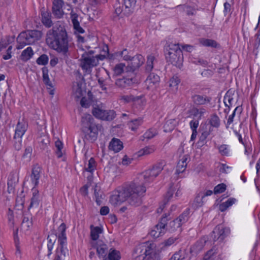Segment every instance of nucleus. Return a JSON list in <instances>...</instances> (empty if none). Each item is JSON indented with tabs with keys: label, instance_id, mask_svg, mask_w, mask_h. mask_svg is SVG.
I'll return each mask as SVG.
<instances>
[{
	"label": "nucleus",
	"instance_id": "f257e3e1",
	"mask_svg": "<svg viewBox=\"0 0 260 260\" xmlns=\"http://www.w3.org/2000/svg\"><path fill=\"white\" fill-rule=\"evenodd\" d=\"M69 42L66 27L60 22H58L47 32L46 42L47 45L67 57L69 55Z\"/></svg>",
	"mask_w": 260,
	"mask_h": 260
},
{
	"label": "nucleus",
	"instance_id": "f03ea898",
	"mask_svg": "<svg viewBox=\"0 0 260 260\" xmlns=\"http://www.w3.org/2000/svg\"><path fill=\"white\" fill-rule=\"evenodd\" d=\"M145 192L146 187L143 185L131 183L118 191V194L111 196L110 201L115 205L126 201L133 206H139L142 203V197Z\"/></svg>",
	"mask_w": 260,
	"mask_h": 260
},
{
	"label": "nucleus",
	"instance_id": "7ed1b4c3",
	"mask_svg": "<svg viewBox=\"0 0 260 260\" xmlns=\"http://www.w3.org/2000/svg\"><path fill=\"white\" fill-rule=\"evenodd\" d=\"M82 132L84 135L83 141L93 143L98 138L99 131L102 125L96 123L94 118L90 114H85L81 120Z\"/></svg>",
	"mask_w": 260,
	"mask_h": 260
},
{
	"label": "nucleus",
	"instance_id": "20e7f679",
	"mask_svg": "<svg viewBox=\"0 0 260 260\" xmlns=\"http://www.w3.org/2000/svg\"><path fill=\"white\" fill-rule=\"evenodd\" d=\"M42 36L41 31L38 30H28L21 32L17 38L18 44L17 48L20 49L25 45H30L39 40Z\"/></svg>",
	"mask_w": 260,
	"mask_h": 260
},
{
	"label": "nucleus",
	"instance_id": "39448f33",
	"mask_svg": "<svg viewBox=\"0 0 260 260\" xmlns=\"http://www.w3.org/2000/svg\"><path fill=\"white\" fill-rule=\"evenodd\" d=\"M163 164L157 163L154 165L151 168L144 171L141 176L144 179V183L152 182L163 170Z\"/></svg>",
	"mask_w": 260,
	"mask_h": 260
},
{
	"label": "nucleus",
	"instance_id": "423d86ee",
	"mask_svg": "<svg viewBox=\"0 0 260 260\" xmlns=\"http://www.w3.org/2000/svg\"><path fill=\"white\" fill-rule=\"evenodd\" d=\"M129 61L130 62L128 63L126 70L127 73H130V74L136 76L135 72L138 71L140 67L144 64L145 58L141 54H137L135 56H132Z\"/></svg>",
	"mask_w": 260,
	"mask_h": 260
},
{
	"label": "nucleus",
	"instance_id": "0eeeda50",
	"mask_svg": "<svg viewBox=\"0 0 260 260\" xmlns=\"http://www.w3.org/2000/svg\"><path fill=\"white\" fill-rule=\"evenodd\" d=\"M230 230L229 228L224 227L222 224L217 225L211 234V238L214 242L218 241L222 242L224 239L230 234Z\"/></svg>",
	"mask_w": 260,
	"mask_h": 260
},
{
	"label": "nucleus",
	"instance_id": "6e6552de",
	"mask_svg": "<svg viewBox=\"0 0 260 260\" xmlns=\"http://www.w3.org/2000/svg\"><path fill=\"white\" fill-rule=\"evenodd\" d=\"M92 113L97 118L107 121L112 120L116 115L114 110H104L99 107L93 108Z\"/></svg>",
	"mask_w": 260,
	"mask_h": 260
},
{
	"label": "nucleus",
	"instance_id": "1a4fd4ad",
	"mask_svg": "<svg viewBox=\"0 0 260 260\" xmlns=\"http://www.w3.org/2000/svg\"><path fill=\"white\" fill-rule=\"evenodd\" d=\"M137 83V79L134 74H129L126 76L118 78L115 81V85L121 88H125Z\"/></svg>",
	"mask_w": 260,
	"mask_h": 260
},
{
	"label": "nucleus",
	"instance_id": "9d476101",
	"mask_svg": "<svg viewBox=\"0 0 260 260\" xmlns=\"http://www.w3.org/2000/svg\"><path fill=\"white\" fill-rule=\"evenodd\" d=\"M166 58L167 62H170L173 66L179 68L182 66L183 55L182 50H178V52L172 53L171 55H166Z\"/></svg>",
	"mask_w": 260,
	"mask_h": 260
},
{
	"label": "nucleus",
	"instance_id": "9b49d317",
	"mask_svg": "<svg viewBox=\"0 0 260 260\" xmlns=\"http://www.w3.org/2000/svg\"><path fill=\"white\" fill-rule=\"evenodd\" d=\"M93 246L96 249V252L100 258H103L104 259L107 257L106 256L108 254L109 250L108 245L103 241H96Z\"/></svg>",
	"mask_w": 260,
	"mask_h": 260
},
{
	"label": "nucleus",
	"instance_id": "f8f14e48",
	"mask_svg": "<svg viewBox=\"0 0 260 260\" xmlns=\"http://www.w3.org/2000/svg\"><path fill=\"white\" fill-rule=\"evenodd\" d=\"M64 5L63 0H53L52 11L54 17L57 19L61 18L64 15L62 7Z\"/></svg>",
	"mask_w": 260,
	"mask_h": 260
},
{
	"label": "nucleus",
	"instance_id": "ddd939ff",
	"mask_svg": "<svg viewBox=\"0 0 260 260\" xmlns=\"http://www.w3.org/2000/svg\"><path fill=\"white\" fill-rule=\"evenodd\" d=\"M66 225L64 223H62L58 228V246H61L62 249L63 247H66L67 244V239L66 234Z\"/></svg>",
	"mask_w": 260,
	"mask_h": 260
},
{
	"label": "nucleus",
	"instance_id": "4468645a",
	"mask_svg": "<svg viewBox=\"0 0 260 260\" xmlns=\"http://www.w3.org/2000/svg\"><path fill=\"white\" fill-rule=\"evenodd\" d=\"M83 58L81 60V67L84 70L88 71L93 67H95L98 64V59L92 57H84V54L82 55Z\"/></svg>",
	"mask_w": 260,
	"mask_h": 260
},
{
	"label": "nucleus",
	"instance_id": "2eb2a0df",
	"mask_svg": "<svg viewBox=\"0 0 260 260\" xmlns=\"http://www.w3.org/2000/svg\"><path fill=\"white\" fill-rule=\"evenodd\" d=\"M41 168L38 165H34L31 169L30 179L34 187L36 188L39 184V180L41 176Z\"/></svg>",
	"mask_w": 260,
	"mask_h": 260
},
{
	"label": "nucleus",
	"instance_id": "dca6fc26",
	"mask_svg": "<svg viewBox=\"0 0 260 260\" xmlns=\"http://www.w3.org/2000/svg\"><path fill=\"white\" fill-rule=\"evenodd\" d=\"M27 128V124L24 121H19L16 125L15 131V134L13 137L14 140L17 138H22Z\"/></svg>",
	"mask_w": 260,
	"mask_h": 260
},
{
	"label": "nucleus",
	"instance_id": "f3484780",
	"mask_svg": "<svg viewBox=\"0 0 260 260\" xmlns=\"http://www.w3.org/2000/svg\"><path fill=\"white\" fill-rule=\"evenodd\" d=\"M71 19L73 23V28L75 30V34H83L85 32L84 29L80 25L78 20L79 15L72 10L71 13Z\"/></svg>",
	"mask_w": 260,
	"mask_h": 260
},
{
	"label": "nucleus",
	"instance_id": "a211bd4d",
	"mask_svg": "<svg viewBox=\"0 0 260 260\" xmlns=\"http://www.w3.org/2000/svg\"><path fill=\"white\" fill-rule=\"evenodd\" d=\"M58 239L57 234L55 230H52L51 233L48 235L47 240V248L48 250V253L47 256H49L52 254V250L53 248V246L55 243L56 239Z\"/></svg>",
	"mask_w": 260,
	"mask_h": 260
},
{
	"label": "nucleus",
	"instance_id": "6ab92c4d",
	"mask_svg": "<svg viewBox=\"0 0 260 260\" xmlns=\"http://www.w3.org/2000/svg\"><path fill=\"white\" fill-rule=\"evenodd\" d=\"M137 0H124V9L123 14L128 16L134 11Z\"/></svg>",
	"mask_w": 260,
	"mask_h": 260
},
{
	"label": "nucleus",
	"instance_id": "aec40b11",
	"mask_svg": "<svg viewBox=\"0 0 260 260\" xmlns=\"http://www.w3.org/2000/svg\"><path fill=\"white\" fill-rule=\"evenodd\" d=\"M211 98L206 95L194 94L192 96V100L194 104L197 105H205L210 103Z\"/></svg>",
	"mask_w": 260,
	"mask_h": 260
},
{
	"label": "nucleus",
	"instance_id": "412c9836",
	"mask_svg": "<svg viewBox=\"0 0 260 260\" xmlns=\"http://www.w3.org/2000/svg\"><path fill=\"white\" fill-rule=\"evenodd\" d=\"M123 147L122 142L119 139L115 138L112 139L109 146V149L114 151L115 152L120 151Z\"/></svg>",
	"mask_w": 260,
	"mask_h": 260
},
{
	"label": "nucleus",
	"instance_id": "4be33fe9",
	"mask_svg": "<svg viewBox=\"0 0 260 260\" xmlns=\"http://www.w3.org/2000/svg\"><path fill=\"white\" fill-rule=\"evenodd\" d=\"M32 197L31 199V202L28 207V210L33 207H38L39 205V193L38 190L36 188H32Z\"/></svg>",
	"mask_w": 260,
	"mask_h": 260
},
{
	"label": "nucleus",
	"instance_id": "5701e85b",
	"mask_svg": "<svg viewBox=\"0 0 260 260\" xmlns=\"http://www.w3.org/2000/svg\"><path fill=\"white\" fill-rule=\"evenodd\" d=\"M42 22L43 25L47 27L50 28L53 25V22L51 20V14L47 11L42 12Z\"/></svg>",
	"mask_w": 260,
	"mask_h": 260
},
{
	"label": "nucleus",
	"instance_id": "b1692460",
	"mask_svg": "<svg viewBox=\"0 0 260 260\" xmlns=\"http://www.w3.org/2000/svg\"><path fill=\"white\" fill-rule=\"evenodd\" d=\"M178 50H181L179 44L170 43L168 45L165 46L164 48V52L165 55H171L172 53H175Z\"/></svg>",
	"mask_w": 260,
	"mask_h": 260
},
{
	"label": "nucleus",
	"instance_id": "393cba45",
	"mask_svg": "<svg viewBox=\"0 0 260 260\" xmlns=\"http://www.w3.org/2000/svg\"><path fill=\"white\" fill-rule=\"evenodd\" d=\"M18 182V179L14 174H11L8 179V191L9 193L13 192L16 183Z\"/></svg>",
	"mask_w": 260,
	"mask_h": 260
},
{
	"label": "nucleus",
	"instance_id": "a878e982",
	"mask_svg": "<svg viewBox=\"0 0 260 260\" xmlns=\"http://www.w3.org/2000/svg\"><path fill=\"white\" fill-rule=\"evenodd\" d=\"M43 73V81L45 85L47 87V88H53L52 83L50 80L49 77V70L46 67H44L42 69Z\"/></svg>",
	"mask_w": 260,
	"mask_h": 260
},
{
	"label": "nucleus",
	"instance_id": "bb28decb",
	"mask_svg": "<svg viewBox=\"0 0 260 260\" xmlns=\"http://www.w3.org/2000/svg\"><path fill=\"white\" fill-rule=\"evenodd\" d=\"M159 81V76L154 73H151L148 76L146 82L149 86L151 87L152 85L156 86L158 84Z\"/></svg>",
	"mask_w": 260,
	"mask_h": 260
},
{
	"label": "nucleus",
	"instance_id": "cd10ccee",
	"mask_svg": "<svg viewBox=\"0 0 260 260\" xmlns=\"http://www.w3.org/2000/svg\"><path fill=\"white\" fill-rule=\"evenodd\" d=\"M121 258V254L118 250L114 248H110L109 249L108 256L104 258L106 260H119Z\"/></svg>",
	"mask_w": 260,
	"mask_h": 260
},
{
	"label": "nucleus",
	"instance_id": "c85d7f7f",
	"mask_svg": "<svg viewBox=\"0 0 260 260\" xmlns=\"http://www.w3.org/2000/svg\"><path fill=\"white\" fill-rule=\"evenodd\" d=\"M34 54L31 47H28L22 52L20 58L23 61H27L32 57Z\"/></svg>",
	"mask_w": 260,
	"mask_h": 260
},
{
	"label": "nucleus",
	"instance_id": "c756f323",
	"mask_svg": "<svg viewBox=\"0 0 260 260\" xmlns=\"http://www.w3.org/2000/svg\"><path fill=\"white\" fill-rule=\"evenodd\" d=\"M200 43L206 47H210L214 48L219 47V44L216 41L212 39L202 38L200 39Z\"/></svg>",
	"mask_w": 260,
	"mask_h": 260
},
{
	"label": "nucleus",
	"instance_id": "7c9ffc66",
	"mask_svg": "<svg viewBox=\"0 0 260 260\" xmlns=\"http://www.w3.org/2000/svg\"><path fill=\"white\" fill-rule=\"evenodd\" d=\"M126 66L123 63H119L115 65L113 68L114 74L115 75L118 76L122 73H126L127 74L130 73H127L126 70Z\"/></svg>",
	"mask_w": 260,
	"mask_h": 260
},
{
	"label": "nucleus",
	"instance_id": "2f4dec72",
	"mask_svg": "<svg viewBox=\"0 0 260 260\" xmlns=\"http://www.w3.org/2000/svg\"><path fill=\"white\" fill-rule=\"evenodd\" d=\"M206 242L207 240L205 238H203L198 240L192 247V251H194L196 253L199 252L203 249L206 244Z\"/></svg>",
	"mask_w": 260,
	"mask_h": 260
},
{
	"label": "nucleus",
	"instance_id": "473e14b6",
	"mask_svg": "<svg viewBox=\"0 0 260 260\" xmlns=\"http://www.w3.org/2000/svg\"><path fill=\"white\" fill-rule=\"evenodd\" d=\"M155 61H156V58L153 55L151 54L147 56L145 66L146 72L149 73L153 70Z\"/></svg>",
	"mask_w": 260,
	"mask_h": 260
},
{
	"label": "nucleus",
	"instance_id": "72a5a7b5",
	"mask_svg": "<svg viewBox=\"0 0 260 260\" xmlns=\"http://www.w3.org/2000/svg\"><path fill=\"white\" fill-rule=\"evenodd\" d=\"M139 250L144 251V254L145 255V256L150 255L151 254L152 251L151 244H148L146 243H143L137 247V251H138Z\"/></svg>",
	"mask_w": 260,
	"mask_h": 260
},
{
	"label": "nucleus",
	"instance_id": "f704fd0d",
	"mask_svg": "<svg viewBox=\"0 0 260 260\" xmlns=\"http://www.w3.org/2000/svg\"><path fill=\"white\" fill-rule=\"evenodd\" d=\"M213 129L211 126H208V124H205L202 127V132L201 136L200 137V140L201 141H204L210 135L212 132Z\"/></svg>",
	"mask_w": 260,
	"mask_h": 260
},
{
	"label": "nucleus",
	"instance_id": "c9c22d12",
	"mask_svg": "<svg viewBox=\"0 0 260 260\" xmlns=\"http://www.w3.org/2000/svg\"><path fill=\"white\" fill-rule=\"evenodd\" d=\"M38 142L42 149H45L50 143L49 138L47 135H43L38 138Z\"/></svg>",
	"mask_w": 260,
	"mask_h": 260
},
{
	"label": "nucleus",
	"instance_id": "e433bc0d",
	"mask_svg": "<svg viewBox=\"0 0 260 260\" xmlns=\"http://www.w3.org/2000/svg\"><path fill=\"white\" fill-rule=\"evenodd\" d=\"M181 226V223L175 219L168 223L166 230H168L170 232H173L176 231L178 229H180Z\"/></svg>",
	"mask_w": 260,
	"mask_h": 260
},
{
	"label": "nucleus",
	"instance_id": "4c0bfd02",
	"mask_svg": "<svg viewBox=\"0 0 260 260\" xmlns=\"http://www.w3.org/2000/svg\"><path fill=\"white\" fill-rule=\"evenodd\" d=\"M209 122L210 125H208V126H211V127L218 128L220 125V118L216 114H212L210 116Z\"/></svg>",
	"mask_w": 260,
	"mask_h": 260
},
{
	"label": "nucleus",
	"instance_id": "58836bf2",
	"mask_svg": "<svg viewBox=\"0 0 260 260\" xmlns=\"http://www.w3.org/2000/svg\"><path fill=\"white\" fill-rule=\"evenodd\" d=\"M236 199L231 198L226 202L222 203L219 206V210L221 212L225 211L229 207L232 206L236 202Z\"/></svg>",
	"mask_w": 260,
	"mask_h": 260
},
{
	"label": "nucleus",
	"instance_id": "ea45409f",
	"mask_svg": "<svg viewBox=\"0 0 260 260\" xmlns=\"http://www.w3.org/2000/svg\"><path fill=\"white\" fill-rule=\"evenodd\" d=\"M91 232L90 236L92 240L96 241L99 237V234H101L103 232L102 228L99 226L93 227V225L90 226Z\"/></svg>",
	"mask_w": 260,
	"mask_h": 260
},
{
	"label": "nucleus",
	"instance_id": "a19ab883",
	"mask_svg": "<svg viewBox=\"0 0 260 260\" xmlns=\"http://www.w3.org/2000/svg\"><path fill=\"white\" fill-rule=\"evenodd\" d=\"M143 120L141 118L132 120L128 123L129 128L133 131H136L139 126L142 124Z\"/></svg>",
	"mask_w": 260,
	"mask_h": 260
},
{
	"label": "nucleus",
	"instance_id": "79ce46f5",
	"mask_svg": "<svg viewBox=\"0 0 260 260\" xmlns=\"http://www.w3.org/2000/svg\"><path fill=\"white\" fill-rule=\"evenodd\" d=\"M233 100V94L232 91L230 90H228L224 97V103L226 107H228V110L230 111V107L232 106V102Z\"/></svg>",
	"mask_w": 260,
	"mask_h": 260
},
{
	"label": "nucleus",
	"instance_id": "37998d69",
	"mask_svg": "<svg viewBox=\"0 0 260 260\" xmlns=\"http://www.w3.org/2000/svg\"><path fill=\"white\" fill-rule=\"evenodd\" d=\"M168 220L167 216L166 214H165L161 218L159 223L155 225V228L157 230H165L167 228L168 223L167 222Z\"/></svg>",
	"mask_w": 260,
	"mask_h": 260
},
{
	"label": "nucleus",
	"instance_id": "c03bdc74",
	"mask_svg": "<svg viewBox=\"0 0 260 260\" xmlns=\"http://www.w3.org/2000/svg\"><path fill=\"white\" fill-rule=\"evenodd\" d=\"M216 249L212 248L207 252L204 256V260H220L215 256Z\"/></svg>",
	"mask_w": 260,
	"mask_h": 260
},
{
	"label": "nucleus",
	"instance_id": "a18cd8bd",
	"mask_svg": "<svg viewBox=\"0 0 260 260\" xmlns=\"http://www.w3.org/2000/svg\"><path fill=\"white\" fill-rule=\"evenodd\" d=\"M67 251H68V250L66 247H63L62 249H61V246H58L56 250L55 256L54 260H61L62 255L64 257L66 256Z\"/></svg>",
	"mask_w": 260,
	"mask_h": 260
},
{
	"label": "nucleus",
	"instance_id": "49530a36",
	"mask_svg": "<svg viewBox=\"0 0 260 260\" xmlns=\"http://www.w3.org/2000/svg\"><path fill=\"white\" fill-rule=\"evenodd\" d=\"M205 112V109L203 108L200 109L193 108L190 111L191 115H192L194 117H198V119H201Z\"/></svg>",
	"mask_w": 260,
	"mask_h": 260
},
{
	"label": "nucleus",
	"instance_id": "de8ad7c7",
	"mask_svg": "<svg viewBox=\"0 0 260 260\" xmlns=\"http://www.w3.org/2000/svg\"><path fill=\"white\" fill-rule=\"evenodd\" d=\"M189 209H186L178 218H176L181 224L185 223L188 219L189 214Z\"/></svg>",
	"mask_w": 260,
	"mask_h": 260
},
{
	"label": "nucleus",
	"instance_id": "09e8293b",
	"mask_svg": "<svg viewBox=\"0 0 260 260\" xmlns=\"http://www.w3.org/2000/svg\"><path fill=\"white\" fill-rule=\"evenodd\" d=\"M180 82V80L177 76H174L169 81V86L175 90L178 88V85Z\"/></svg>",
	"mask_w": 260,
	"mask_h": 260
},
{
	"label": "nucleus",
	"instance_id": "8fccbe9b",
	"mask_svg": "<svg viewBox=\"0 0 260 260\" xmlns=\"http://www.w3.org/2000/svg\"><path fill=\"white\" fill-rule=\"evenodd\" d=\"M95 168V161L93 157H91L88 160L87 167L84 170L88 172L92 173Z\"/></svg>",
	"mask_w": 260,
	"mask_h": 260
},
{
	"label": "nucleus",
	"instance_id": "3c124183",
	"mask_svg": "<svg viewBox=\"0 0 260 260\" xmlns=\"http://www.w3.org/2000/svg\"><path fill=\"white\" fill-rule=\"evenodd\" d=\"M48 56L46 54H43L37 58L36 62L39 65L45 66L48 63Z\"/></svg>",
	"mask_w": 260,
	"mask_h": 260
},
{
	"label": "nucleus",
	"instance_id": "603ef678",
	"mask_svg": "<svg viewBox=\"0 0 260 260\" xmlns=\"http://www.w3.org/2000/svg\"><path fill=\"white\" fill-rule=\"evenodd\" d=\"M55 146L57 149L55 153L57 157H61L62 156V152L61 151V150L63 148L62 143L60 140H58L55 142Z\"/></svg>",
	"mask_w": 260,
	"mask_h": 260
},
{
	"label": "nucleus",
	"instance_id": "864d4df0",
	"mask_svg": "<svg viewBox=\"0 0 260 260\" xmlns=\"http://www.w3.org/2000/svg\"><path fill=\"white\" fill-rule=\"evenodd\" d=\"M119 55L121 56L125 61H129L132 56L131 54V51H128L127 49H124L122 51L118 52Z\"/></svg>",
	"mask_w": 260,
	"mask_h": 260
},
{
	"label": "nucleus",
	"instance_id": "5fc2aeb1",
	"mask_svg": "<svg viewBox=\"0 0 260 260\" xmlns=\"http://www.w3.org/2000/svg\"><path fill=\"white\" fill-rule=\"evenodd\" d=\"M218 149L219 153L222 156H228L229 154V146L225 144H222L218 146Z\"/></svg>",
	"mask_w": 260,
	"mask_h": 260
},
{
	"label": "nucleus",
	"instance_id": "6e6d98bb",
	"mask_svg": "<svg viewBox=\"0 0 260 260\" xmlns=\"http://www.w3.org/2000/svg\"><path fill=\"white\" fill-rule=\"evenodd\" d=\"M237 111H238L240 113H241L242 112V108L240 107V106H237L235 109L232 114L229 116V118L228 119V121H227V125L226 126V128L228 127V125H230L233 122V119L235 116V113Z\"/></svg>",
	"mask_w": 260,
	"mask_h": 260
},
{
	"label": "nucleus",
	"instance_id": "4d7b16f0",
	"mask_svg": "<svg viewBox=\"0 0 260 260\" xmlns=\"http://www.w3.org/2000/svg\"><path fill=\"white\" fill-rule=\"evenodd\" d=\"M226 186L224 183H220L216 185L214 188V194H218L223 192L226 189Z\"/></svg>",
	"mask_w": 260,
	"mask_h": 260
},
{
	"label": "nucleus",
	"instance_id": "13d9d810",
	"mask_svg": "<svg viewBox=\"0 0 260 260\" xmlns=\"http://www.w3.org/2000/svg\"><path fill=\"white\" fill-rule=\"evenodd\" d=\"M85 91L81 88V84L77 83V88L75 92V97L78 99L81 98L84 94Z\"/></svg>",
	"mask_w": 260,
	"mask_h": 260
},
{
	"label": "nucleus",
	"instance_id": "bf43d9fd",
	"mask_svg": "<svg viewBox=\"0 0 260 260\" xmlns=\"http://www.w3.org/2000/svg\"><path fill=\"white\" fill-rule=\"evenodd\" d=\"M178 8L179 7H183L184 9L186 8V14L188 16L189 15H194L196 14V10L193 8H192L189 6L185 5H179L177 6Z\"/></svg>",
	"mask_w": 260,
	"mask_h": 260
},
{
	"label": "nucleus",
	"instance_id": "052dcab7",
	"mask_svg": "<svg viewBox=\"0 0 260 260\" xmlns=\"http://www.w3.org/2000/svg\"><path fill=\"white\" fill-rule=\"evenodd\" d=\"M94 197L95 199V202L98 205L100 206L102 204L101 199H103V192L100 190L97 191L95 188L94 189Z\"/></svg>",
	"mask_w": 260,
	"mask_h": 260
},
{
	"label": "nucleus",
	"instance_id": "680f3d73",
	"mask_svg": "<svg viewBox=\"0 0 260 260\" xmlns=\"http://www.w3.org/2000/svg\"><path fill=\"white\" fill-rule=\"evenodd\" d=\"M154 151L153 148L151 147H146L139 151V156L148 155L152 153Z\"/></svg>",
	"mask_w": 260,
	"mask_h": 260
},
{
	"label": "nucleus",
	"instance_id": "e2e57ef3",
	"mask_svg": "<svg viewBox=\"0 0 260 260\" xmlns=\"http://www.w3.org/2000/svg\"><path fill=\"white\" fill-rule=\"evenodd\" d=\"M156 133L154 129H149L145 133L143 137L144 139H147L149 140L153 138L156 135Z\"/></svg>",
	"mask_w": 260,
	"mask_h": 260
},
{
	"label": "nucleus",
	"instance_id": "0e129e2a",
	"mask_svg": "<svg viewBox=\"0 0 260 260\" xmlns=\"http://www.w3.org/2000/svg\"><path fill=\"white\" fill-rule=\"evenodd\" d=\"M186 166L187 165L184 162L179 161L177 166L176 173L179 174L183 173L185 170Z\"/></svg>",
	"mask_w": 260,
	"mask_h": 260
},
{
	"label": "nucleus",
	"instance_id": "69168bd1",
	"mask_svg": "<svg viewBox=\"0 0 260 260\" xmlns=\"http://www.w3.org/2000/svg\"><path fill=\"white\" fill-rule=\"evenodd\" d=\"M164 231L162 229L157 230L155 227L154 229L151 230L149 233V235L154 238H157L160 236L161 233H164Z\"/></svg>",
	"mask_w": 260,
	"mask_h": 260
},
{
	"label": "nucleus",
	"instance_id": "338daca9",
	"mask_svg": "<svg viewBox=\"0 0 260 260\" xmlns=\"http://www.w3.org/2000/svg\"><path fill=\"white\" fill-rule=\"evenodd\" d=\"M32 153V148L27 147L25 148V151L22 155L23 158H26L27 160H29Z\"/></svg>",
	"mask_w": 260,
	"mask_h": 260
},
{
	"label": "nucleus",
	"instance_id": "774afa93",
	"mask_svg": "<svg viewBox=\"0 0 260 260\" xmlns=\"http://www.w3.org/2000/svg\"><path fill=\"white\" fill-rule=\"evenodd\" d=\"M174 191V189L172 186H171L168 189L166 194L165 197L164 201L166 202H169L170 199L173 197Z\"/></svg>",
	"mask_w": 260,
	"mask_h": 260
}]
</instances>
